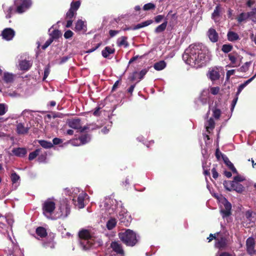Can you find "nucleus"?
I'll list each match as a JSON object with an SVG mask.
<instances>
[{
  "instance_id": "nucleus-1",
  "label": "nucleus",
  "mask_w": 256,
  "mask_h": 256,
  "mask_svg": "<svg viewBox=\"0 0 256 256\" xmlns=\"http://www.w3.org/2000/svg\"><path fill=\"white\" fill-rule=\"evenodd\" d=\"M208 53V48L202 44H192L183 54L182 59L188 64L201 68L206 65Z\"/></svg>"
},
{
  "instance_id": "nucleus-2",
  "label": "nucleus",
  "mask_w": 256,
  "mask_h": 256,
  "mask_svg": "<svg viewBox=\"0 0 256 256\" xmlns=\"http://www.w3.org/2000/svg\"><path fill=\"white\" fill-rule=\"evenodd\" d=\"M118 202L114 199L110 198H107L100 202V206L101 210L107 214H114L117 210L118 211V216L121 222H124V218L126 216V212L122 210V207H118L116 205Z\"/></svg>"
},
{
  "instance_id": "nucleus-3",
  "label": "nucleus",
  "mask_w": 256,
  "mask_h": 256,
  "mask_svg": "<svg viewBox=\"0 0 256 256\" xmlns=\"http://www.w3.org/2000/svg\"><path fill=\"white\" fill-rule=\"evenodd\" d=\"M80 244L81 248L84 250L94 248L96 246L95 238L86 230H82L80 231Z\"/></svg>"
},
{
  "instance_id": "nucleus-4",
  "label": "nucleus",
  "mask_w": 256,
  "mask_h": 256,
  "mask_svg": "<svg viewBox=\"0 0 256 256\" xmlns=\"http://www.w3.org/2000/svg\"><path fill=\"white\" fill-rule=\"evenodd\" d=\"M65 193L72 198L74 204L79 208H83L84 206V200L87 194L79 188H72L71 189L66 188Z\"/></svg>"
},
{
  "instance_id": "nucleus-5",
  "label": "nucleus",
  "mask_w": 256,
  "mask_h": 256,
  "mask_svg": "<svg viewBox=\"0 0 256 256\" xmlns=\"http://www.w3.org/2000/svg\"><path fill=\"white\" fill-rule=\"evenodd\" d=\"M56 208V202L53 198H48L42 204L43 214L48 218H52V214Z\"/></svg>"
},
{
  "instance_id": "nucleus-6",
  "label": "nucleus",
  "mask_w": 256,
  "mask_h": 256,
  "mask_svg": "<svg viewBox=\"0 0 256 256\" xmlns=\"http://www.w3.org/2000/svg\"><path fill=\"white\" fill-rule=\"evenodd\" d=\"M230 240L228 238L220 234L217 236L214 246L220 250H228L230 248Z\"/></svg>"
},
{
  "instance_id": "nucleus-7",
  "label": "nucleus",
  "mask_w": 256,
  "mask_h": 256,
  "mask_svg": "<svg viewBox=\"0 0 256 256\" xmlns=\"http://www.w3.org/2000/svg\"><path fill=\"white\" fill-rule=\"evenodd\" d=\"M18 12L22 14L28 10L32 6L31 0H19L16 2Z\"/></svg>"
},
{
  "instance_id": "nucleus-8",
  "label": "nucleus",
  "mask_w": 256,
  "mask_h": 256,
  "mask_svg": "<svg viewBox=\"0 0 256 256\" xmlns=\"http://www.w3.org/2000/svg\"><path fill=\"white\" fill-rule=\"evenodd\" d=\"M110 247L112 250L110 256H124V250L120 244L114 242H112Z\"/></svg>"
},
{
  "instance_id": "nucleus-9",
  "label": "nucleus",
  "mask_w": 256,
  "mask_h": 256,
  "mask_svg": "<svg viewBox=\"0 0 256 256\" xmlns=\"http://www.w3.org/2000/svg\"><path fill=\"white\" fill-rule=\"evenodd\" d=\"M149 68H144L139 72L137 71L134 72L130 78V80H137L136 83L138 82L144 78L148 72Z\"/></svg>"
},
{
  "instance_id": "nucleus-10",
  "label": "nucleus",
  "mask_w": 256,
  "mask_h": 256,
  "mask_svg": "<svg viewBox=\"0 0 256 256\" xmlns=\"http://www.w3.org/2000/svg\"><path fill=\"white\" fill-rule=\"evenodd\" d=\"M224 208H222L220 210V214L223 218L228 217L232 214V204L226 200L224 202Z\"/></svg>"
},
{
  "instance_id": "nucleus-11",
  "label": "nucleus",
  "mask_w": 256,
  "mask_h": 256,
  "mask_svg": "<svg viewBox=\"0 0 256 256\" xmlns=\"http://www.w3.org/2000/svg\"><path fill=\"white\" fill-rule=\"evenodd\" d=\"M256 243L254 238L252 237H249L246 240V252L248 254L252 255L256 254V250L254 249Z\"/></svg>"
},
{
  "instance_id": "nucleus-12",
  "label": "nucleus",
  "mask_w": 256,
  "mask_h": 256,
  "mask_svg": "<svg viewBox=\"0 0 256 256\" xmlns=\"http://www.w3.org/2000/svg\"><path fill=\"white\" fill-rule=\"evenodd\" d=\"M59 212H57L56 218H66L70 212V208L66 204V206H60L58 210Z\"/></svg>"
},
{
  "instance_id": "nucleus-13",
  "label": "nucleus",
  "mask_w": 256,
  "mask_h": 256,
  "mask_svg": "<svg viewBox=\"0 0 256 256\" xmlns=\"http://www.w3.org/2000/svg\"><path fill=\"white\" fill-rule=\"evenodd\" d=\"M206 34L211 42L214 43L218 40V34L214 28H209Z\"/></svg>"
},
{
  "instance_id": "nucleus-14",
  "label": "nucleus",
  "mask_w": 256,
  "mask_h": 256,
  "mask_svg": "<svg viewBox=\"0 0 256 256\" xmlns=\"http://www.w3.org/2000/svg\"><path fill=\"white\" fill-rule=\"evenodd\" d=\"M15 35V32L11 28H6L3 30L2 33V38L6 40H10L12 39Z\"/></svg>"
},
{
  "instance_id": "nucleus-15",
  "label": "nucleus",
  "mask_w": 256,
  "mask_h": 256,
  "mask_svg": "<svg viewBox=\"0 0 256 256\" xmlns=\"http://www.w3.org/2000/svg\"><path fill=\"white\" fill-rule=\"evenodd\" d=\"M228 57L230 61V64H232V67L238 66L240 65V62L237 64V60L240 57V56L236 51H234L232 53L229 54Z\"/></svg>"
},
{
  "instance_id": "nucleus-16",
  "label": "nucleus",
  "mask_w": 256,
  "mask_h": 256,
  "mask_svg": "<svg viewBox=\"0 0 256 256\" xmlns=\"http://www.w3.org/2000/svg\"><path fill=\"white\" fill-rule=\"evenodd\" d=\"M74 30L76 32H85L86 31V22L81 20H78L76 23Z\"/></svg>"
},
{
  "instance_id": "nucleus-17",
  "label": "nucleus",
  "mask_w": 256,
  "mask_h": 256,
  "mask_svg": "<svg viewBox=\"0 0 256 256\" xmlns=\"http://www.w3.org/2000/svg\"><path fill=\"white\" fill-rule=\"evenodd\" d=\"M67 124L74 129H80L81 128L80 120L78 118L69 120L67 121Z\"/></svg>"
},
{
  "instance_id": "nucleus-18",
  "label": "nucleus",
  "mask_w": 256,
  "mask_h": 256,
  "mask_svg": "<svg viewBox=\"0 0 256 256\" xmlns=\"http://www.w3.org/2000/svg\"><path fill=\"white\" fill-rule=\"evenodd\" d=\"M138 237L134 231L129 229V246H134L138 242Z\"/></svg>"
},
{
  "instance_id": "nucleus-19",
  "label": "nucleus",
  "mask_w": 256,
  "mask_h": 256,
  "mask_svg": "<svg viewBox=\"0 0 256 256\" xmlns=\"http://www.w3.org/2000/svg\"><path fill=\"white\" fill-rule=\"evenodd\" d=\"M256 77V74L252 76L251 78H249L246 82H244L243 84H240L238 88V90L236 92V96H238L240 94L242 90L248 84H249L251 82H252L254 78Z\"/></svg>"
},
{
  "instance_id": "nucleus-20",
  "label": "nucleus",
  "mask_w": 256,
  "mask_h": 256,
  "mask_svg": "<svg viewBox=\"0 0 256 256\" xmlns=\"http://www.w3.org/2000/svg\"><path fill=\"white\" fill-rule=\"evenodd\" d=\"M12 152L16 156L22 157L26 155L27 151L25 148H14Z\"/></svg>"
},
{
  "instance_id": "nucleus-21",
  "label": "nucleus",
  "mask_w": 256,
  "mask_h": 256,
  "mask_svg": "<svg viewBox=\"0 0 256 256\" xmlns=\"http://www.w3.org/2000/svg\"><path fill=\"white\" fill-rule=\"evenodd\" d=\"M227 38L230 42H234L240 40L238 34L234 32L229 31L227 34Z\"/></svg>"
},
{
  "instance_id": "nucleus-22",
  "label": "nucleus",
  "mask_w": 256,
  "mask_h": 256,
  "mask_svg": "<svg viewBox=\"0 0 256 256\" xmlns=\"http://www.w3.org/2000/svg\"><path fill=\"white\" fill-rule=\"evenodd\" d=\"M29 128L25 126L24 124L20 123L18 124L16 127V131L18 134H26L28 132Z\"/></svg>"
},
{
  "instance_id": "nucleus-23",
  "label": "nucleus",
  "mask_w": 256,
  "mask_h": 256,
  "mask_svg": "<svg viewBox=\"0 0 256 256\" xmlns=\"http://www.w3.org/2000/svg\"><path fill=\"white\" fill-rule=\"evenodd\" d=\"M117 221L114 218H110L106 222V227L108 230H112L116 226Z\"/></svg>"
},
{
  "instance_id": "nucleus-24",
  "label": "nucleus",
  "mask_w": 256,
  "mask_h": 256,
  "mask_svg": "<svg viewBox=\"0 0 256 256\" xmlns=\"http://www.w3.org/2000/svg\"><path fill=\"white\" fill-rule=\"evenodd\" d=\"M209 74L210 78L212 81L218 80L220 78V74L218 70H212L210 71Z\"/></svg>"
},
{
  "instance_id": "nucleus-25",
  "label": "nucleus",
  "mask_w": 256,
  "mask_h": 256,
  "mask_svg": "<svg viewBox=\"0 0 256 256\" xmlns=\"http://www.w3.org/2000/svg\"><path fill=\"white\" fill-rule=\"evenodd\" d=\"M208 90H204L200 94L199 100L203 104H206L208 101Z\"/></svg>"
},
{
  "instance_id": "nucleus-26",
  "label": "nucleus",
  "mask_w": 256,
  "mask_h": 256,
  "mask_svg": "<svg viewBox=\"0 0 256 256\" xmlns=\"http://www.w3.org/2000/svg\"><path fill=\"white\" fill-rule=\"evenodd\" d=\"M215 126V122L212 118H210L206 122V131L208 132V133H210V130H213V129L214 128Z\"/></svg>"
},
{
  "instance_id": "nucleus-27",
  "label": "nucleus",
  "mask_w": 256,
  "mask_h": 256,
  "mask_svg": "<svg viewBox=\"0 0 256 256\" xmlns=\"http://www.w3.org/2000/svg\"><path fill=\"white\" fill-rule=\"evenodd\" d=\"M119 238L126 245H128V230H125L124 232H120Z\"/></svg>"
},
{
  "instance_id": "nucleus-28",
  "label": "nucleus",
  "mask_w": 256,
  "mask_h": 256,
  "mask_svg": "<svg viewBox=\"0 0 256 256\" xmlns=\"http://www.w3.org/2000/svg\"><path fill=\"white\" fill-rule=\"evenodd\" d=\"M21 70H28L32 66V64L28 60H22L19 64Z\"/></svg>"
},
{
  "instance_id": "nucleus-29",
  "label": "nucleus",
  "mask_w": 256,
  "mask_h": 256,
  "mask_svg": "<svg viewBox=\"0 0 256 256\" xmlns=\"http://www.w3.org/2000/svg\"><path fill=\"white\" fill-rule=\"evenodd\" d=\"M114 50L113 48L110 46H106L105 48L102 51V56L105 58H108L110 54L114 52Z\"/></svg>"
},
{
  "instance_id": "nucleus-30",
  "label": "nucleus",
  "mask_w": 256,
  "mask_h": 256,
  "mask_svg": "<svg viewBox=\"0 0 256 256\" xmlns=\"http://www.w3.org/2000/svg\"><path fill=\"white\" fill-rule=\"evenodd\" d=\"M166 66V63L164 60H160L156 62L154 65V68L156 70H161Z\"/></svg>"
},
{
  "instance_id": "nucleus-31",
  "label": "nucleus",
  "mask_w": 256,
  "mask_h": 256,
  "mask_svg": "<svg viewBox=\"0 0 256 256\" xmlns=\"http://www.w3.org/2000/svg\"><path fill=\"white\" fill-rule=\"evenodd\" d=\"M167 24L168 21L166 20L162 24L159 25L155 28L154 32L158 34L164 32L166 30Z\"/></svg>"
},
{
  "instance_id": "nucleus-32",
  "label": "nucleus",
  "mask_w": 256,
  "mask_h": 256,
  "mask_svg": "<svg viewBox=\"0 0 256 256\" xmlns=\"http://www.w3.org/2000/svg\"><path fill=\"white\" fill-rule=\"evenodd\" d=\"M232 184L233 190H235L238 193H242L244 191V188L242 184L234 182V184Z\"/></svg>"
},
{
  "instance_id": "nucleus-33",
  "label": "nucleus",
  "mask_w": 256,
  "mask_h": 256,
  "mask_svg": "<svg viewBox=\"0 0 256 256\" xmlns=\"http://www.w3.org/2000/svg\"><path fill=\"white\" fill-rule=\"evenodd\" d=\"M233 49V46L231 44H224L222 46V51L225 54H228Z\"/></svg>"
},
{
  "instance_id": "nucleus-34",
  "label": "nucleus",
  "mask_w": 256,
  "mask_h": 256,
  "mask_svg": "<svg viewBox=\"0 0 256 256\" xmlns=\"http://www.w3.org/2000/svg\"><path fill=\"white\" fill-rule=\"evenodd\" d=\"M14 78V76L12 74L8 72L4 73V80L6 82H11L13 81Z\"/></svg>"
},
{
  "instance_id": "nucleus-35",
  "label": "nucleus",
  "mask_w": 256,
  "mask_h": 256,
  "mask_svg": "<svg viewBox=\"0 0 256 256\" xmlns=\"http://www.w3.org/2000/svg\"><path fill=\"white\" fill-rule=\"evenodd\" d=\"M36 233L41 238L44 237L47 234L46 230L42 227H38L37 228L36 230Z\"/></svg>"
},
{
  "instance_id": "nucleus-36",
  "label": "nucleus",
  "mask_w": 256,
  "mask_h": 256,
  "mask_svg": "<svg viewBox=\"0 0 256 256\" xmlns=\"http://www.w3.org/2000/svg\"><path fill=\"white\" fill-rule=\"evenodd\" d=\"M81 144H84L89 142L90 140V137L88 134H85L80 136L78 138Z\"/></svg>"
},
{
  "instance_id": "nucleus-37",
  "label": "nucleus",
  "mask_w": 256,
  "mask_h": 256,
  "mask_svg": "<svg viewBox=\"0 0 256 256\" xmlns=\"http://www.w3.org/2000/svg\"><path fill=\"white\" fill-rule=\"evenodd\" d=\"M234 184V181H227L225 180L224 182V188L228 190L232 191L233 190V184Z\"/></svg>"
},
{
  "instance_id": "nucleus-38",
  "label": "nucleus",
  "mask_w": 256,
  "mask_h": 256,
  "mask_svg": "<svg viewBox=\"0 0 256 256\" xmlns=\"http://www.w3.org/2000/svg\"><path fill=\"white\" fill-rule=\"evenodd\" d=\"M220 6H217L215 9L214 10V11L212 15V19H214L215 21H216V18L218 17L220 15Z\"/></svg>"
},
{
  "instance_id": "nucleus-39",
  "label": "nucleus",
  "mask_w": 256,
  "mask_h": 256,
  "mask_svg": "<svg viewBox=\"0 0 256 256\" xmlns=\"http://www.w3.org/2000/svg\"><path fill=\"white\" fill-rule=\"evenodd\" d=\"M39 144L44 148H49L53 146V144L52 143L46 140H39Z\"/></svg>"
},
{
  "instance_id": "nucleus-40",
  "label": "nucleus",
  "mask_w": 256,
  "mask_h": 256,
  "mask_svg": "<svg viewBox=\"0 0 256 256\" xmlns=\"http://www.w3.org/2000/svg\"><path fill=\"white\" fill-rule=\"evenodd\" d=\"M80 2L79 0L76 2H72L71 3L70 9L76 12V11L80 8Z\"/></svg>"
},
{
  "instance_id": "nucleus-41",
  "label": "nucleus",
  "mask_w": 256,
  "mask_h": 256,
  "mask_svg": "<svg viewBox=\"0 0 256 256\" xmlns=\"http://www.w3.org/2000/svg\"><path fill=\"white\" fill-rule=\"evenodd\" d=\"M127 38L125 36L121 37L118 40V44L119 46H124L125 48L127 46Z\"/></svg>"
},
{
  "instance_id": "nucleus-42",
  "label": "nucleus",
  "mask_w": 256,
  "mask_h": 256,
  "mask_svg": "<svg viewBox=\"0 0 256 256\" xmlns=\"http://www.w3.org/2000/svg\"><path fill=\"white\" fill-rule=\"evenodd\" d=\"M156 8V5L152 2H149L145 4L143 6V10L147 11L150 10H154Z\"/></svg>"
},
{
  "instance_id": "nucleus-43",
  "label": "nucleus",
  "mask_w": 256,
  "mask_h": 256,
  "mask_svg": "<svg viewBox=\"0 0 256 256\" xmlns=\"http://www.w3.org/2000/svg\"><path fill=\"white\" fill-rule=\"evenodd\" d=\"M2 7H3V8L6 14V18H10V16H11L10 14L12 10V6L6 7V5H3Z\"/></svg>"
},
{
  "instance_id": "nucleus-44",
  "label": "nucleus",
  "mask_w": 256,
  "mask_h": 256,
  "mask_svg": "<svg viewBox=\"0 0 256 256\" xmlns=\"http://www.w3.org/2000/svg\"><path fill=\"white\" fill-rule=\"evenodd\" d=\"M8 106L4 104H0V116L4 115L8 111Z\"/></svg>"
},
{
  "instance_id": "nucleus-45",
  "label": "nucleus",
  "mask_w": 256,
  "mask_h": 256,
  "mask_svg": "<svg viewBox=\"0 0 256 256\" xmlns=\"http://www.w3.org/2000/svg\"><path fill=\"white\" fill-rule=\"evenodd\" d=\"M248 18L246 13L242 12L239 14L237 18V20L239 23L242 22L246 19Z\"/></svg>"
},
{
  "instance_id": "nucleus-46",
  "label": "nucleus",
  "mask_w": 256,
  "mask_h": 256,
  "mask_svg": "<svg viewBox=\"0 0 256 256\" xmlns=\"http://www.w3.org/2000/svg\"><path fill=\"white\" fill-rule=\"evenodd\" d=\"M222 158L224 164L228 167L229 168L234 166L226 156L222 155Z\"/></svg>"
},
{
  "instance_id": "nucleus-47",
  "label": "nucleus",
  "mask_w": 256,
  "mask_h": 256,
  "mask_svg": "<svg viewBox=\"0 0 256 256\" xmlns=\"http://www.w3.org/2000/svg\"><path fill=\"white\" fill-rule=\"evenodd\" d=\"M250 62H245L240 68V71L241 72H246L248 70L249 68L250 65Z\"/></svg>"
},
{
  "instance_id": "nucleus-48",
  "label": "nucleus",
  "mask_w": 256,
  "mask_h": 256,
  "mask_svg": "<svg viewBox=\"0 0 256 256\" xmlns=\"http://www.w3.org/2000/svg\"><path fill=\"white\" fill-rule=\"evenodd\" d=\"M40 152V150L38 149L32 152H30L28 156V159L30 160H34L37 156L38 155Z\"/></svg>"
},
{
  "instance_id": "nucleus-49",
  "label": "nucleus",
  "mask_w": 256,
  "mask_h": 256,
  "mask_svg": "<svg viewBox=\"0 0 256 256\" xmlns=\"http://www.w3.org/2000/svg\"><path fill=\"white\" fill-rule=\"evenodd\" d=\"M221 114V110L218 108H214L213 110V116L215 118L218 119L220 118Z\"/></svg>"
},
{
  "instance_id": "nucleus-50",
  "label": "nucleus",
  "mask_w": 256,
  "mask_h": 256,
  "mask_svg": "<svg viewBox=\"0 0 256 256\" xmlns=\"http://www.w3.org/2000/svg\"><path fill=\"white\" fill-rule=\"evenodd\" d=\"M220 88L218 86L212 87L210 88V93L213 95H216L220 92Z\"/></svg>"
},
{
  "instance_id": "nucleus-51",
  "label": "nucleus",
  "mask_w": 256,
  "mask_h": 256,
  "mask_svg": "<svg viewBox=\"0 0 256 256\" xmlns=\"http://www.w3.org/2000/svg\"><path fill=\"white\" fill-rule=\"evenodd\" d=\"M11 179L14 184H16L20 180V176L16 173H12L11 175Z\"/></svg>"
},
{
  "instance_id": "nucleus-52",
  "label": "nucleus",
  "mask_w": 256,
  "mask_h": 256,
  "mask_svg": "<svg viewBox=\"0 0 256 256\" xmlns=\"http://www.w3.org/2000/svg\"><path fill=\"white\" fill-rule=\"evenodd\" d=\"M248 18H250L252 20L256 22V16H255L256 14L252 12V10L251 12H246Z\"/></svg>"
},
{
  "instance_id": "nucleus-53",
  "label": "nucleus",
  "mask_w": 256,
  "mask_h": 256,
  "mask_svg": "<svg viewBox=\"0 0 256 256\" xmlns=\"http://www.w3.org/2000/svg\"><path fill=\"white\" fill-rule=\"evenodd\" d=\"M74 34L73 32L70 30H66L64 34V37L66 39L70 38Z\"/></svg>"
},
{
  "instance_id": "nucleus-54",
  "label": "nucleus",
  "mask_w": 256,
  "mask_h": 256,
  "mask_svg": "<svg viewBox=\"0 0 256 256\" xmlns=\"http://www.w3.org/2000/svg\"><path fill=\"white\" fill-rule=\"evenodd\" d=\"M43 246L45 248H54V244L52 240L48 241V242H44L43 243Z\"/></svg>"
},
{
  "instance_id": "nucleus-55",
  "label": "nucleus",
  "mask_w": 256,
  "mask_h": 256,
  "mask_svg": "<svg viewBox=\"0 0 256 256\" xmlns=\"http://www.w3.org/2000/svg\"><path fill=\"white\" fill-rule=\"evenodd\" d=\"M220 234L219 232H217L214 234H210V236L208 238V242H211L212 240H215L216 241L217 236H218Z\"/></svg>"
},
{
  "instance_id": "nucleus-56",
  "label": "nucleus",
  "mask_w": 256,
  "mask_h": 256,
  "mask_svg": "<svg viewBox=\"0 0 256 256\" xmlns=\"http://www.w3.org/2000/svg\"><path fill=\"white\" fill-rule=\"evenodd\" d=\"M60 34V32L58 30H54L53 31L52 33L51 34L52 38V40L54 38H58Z\"/></svg>"
},
{
  "instance_id": "nucleus-57",
  "label": "nucleus",
  "mask_w": 256,
  "mask_h": 256,
  "mask_svg": "<svg viewBox=\"0 0 256 256\" xmlns=\"http://www.w3.org/2000/svg\"><path fill=\"white\" fill-rule=\"evenodd\" d=\"M212 178L216 180L218 178L219 174L216 170V169L215 167H214L212 170Z\"/></svg>"
},
{
  "instance_id": "nucleus-58",
  "label": "nucleus",
  "mask_w": 256,
  "mask_h": 256,
  "mask_svg": "<svg viewBox=\"0 0 256 256\" xmlns=\"http://www.w3.org/2000/svg\"><path fill=\"white\" fill-rule=\"evenodd\" d=\"M76 14V12L70 9L66 13V18L70 19L72 18Z\"/></svg>"
},
{
  "instance_id": "nucleus-59",
  "label": "nucleus",
  "mask_w": 256,
  "mask_h": 256,
  "mask_svg": "<svg viewBox=\"0 0 256 256\" xmlns=\"http://www.w3.org/2000/svg\"><path fill=\"white\" fill-rule=\"evenodd\" d=\"M206 163L202 164V168L204 170V174L205 176H210V169L207 168L206 166Z\"/></svg>"
},
{
  "instance_id": "nucleus-60",
  "label": "nucleus",
  "mask_w": 256,
  "mask_h": 256,
  "mask_svg": "<svg viewBox=\"0 0 256 256\" xmlns=\"http://www.w3.org/2000/svg\"><path fill=\"white\" fill-rule=\"evenodd\" d=\"M52 41H53L52 38H50L48 39L47 41H46V42L44 43V44L42 46V48L44 50L46 49L47 47H48L51 44V43L52 42Z\"/></svg>"
},
{
  "instance_id": "nucleus-61",
  "label": "nucleus",
  "mask_w": 256,
  "mask_h": 256,
  "mask_svg": "<svg viewBox=\"0 0 256 256\" xmlns=\"http://www.w3.org/2000/svg\"><path fill=\"white\" fill-rule=\"evenodd\" d=\"M164 18V16L160 14V15H158V16H155L154 18V21L156 23H159L162 20V19Z\"/></svg>"
},
{
  "instance_id": "nucleus-62",
  "label": "nucleus",
  "mask_w": 256,
  "mask_h": 256,
  "mask_svg": "<svg viewBox=\"0 0 256 256\" xmlns=\"http://www.w3.org/2000/svg\"><path fill=\"white\" fill-rule=\"evenodd\" d=\"M234 72H235L234 70H228L226 73V78L229 79L231 76L234 75Z\"/></svg>"
},
{
  "instance_id": "nucleus-63",
  "label": "nucleus",
  "mask_w": 256,
  "mask_h": 256,
  "mask_svg": "<svg viewBox=\"0 0 256 256\" xmlns=\"http://www.w3.org/2000/svg\"><path fill=\"white\" fill-rule=\"evenodd\" d=\"M238 100V96L236 95V98L232 100V108L231 110H232L237 102V101Z\"/></svg>"
},
{
  "instance_id": "nucleus-64",
  "label": "nucleus",
  "mask_w": 256,
  "mask_h": 256,
  "mask_svg": "<svg viewBox=\"0 0 256 256\" xmlns=\"http://www.w3.org/2000/svg\"><path fill=\"white\" fill-rule=\"evenodd\" d=\"M234 182H240L244 180V178L240 176H236L234 178Z\"/></svg>"
}]
</instances>
